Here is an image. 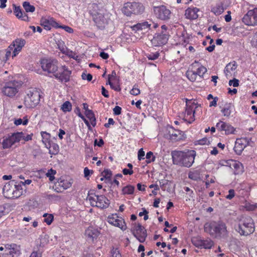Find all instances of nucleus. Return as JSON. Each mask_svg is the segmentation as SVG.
I'll list each match as a JSON object with an SVG mask.
<instances>
[{
	"instance_id": "obj_1",
	"label": "nucleus",
	"mask_w": 257,
	"mask_h": 257,
	"mask_svg": "<svg viewBox=\"0 0 257 257\" xmlns=\"http://www.w3.org/2000/svg\"><path fill=\"white\" fill-rule=\"evenodd\" d=\"M196 153L194 150L173 151L171 152L173 163L181 167H190L194 162Z\"/></svg>"
},
{
	"instance_id": "obj_2",
	"label": "nucleus",
	"mask_w": 257,
	"mask_h": 257,
	"mask_svg": "<svg viewBox=\"0 0 257 257\" xmlns=\"http://www.w3.org/2000/svg\"><path fill=\"white\" fill-rule=\"evenodd\" d=\"M204 229L205 232L209 233L211 236L217 238H224L228 234L226 225L222 221L206 223L204 224Z\"/></svg>"
},
{
	"instance_id": "obj_3",
	"label": "nucleus",
	"mask_w": 257,
	"mask_h": 257,
	"mask_svg": "<svg viewBox=\"0 0 257 257\" xmlns=\"http://www.w3.org/2000/svg\"><path fill=\"white\" fill-rule=\"evenodd\" d=\"M238 219V224L235 230L241 235H248L253 232L254 223L252 218L247 215H242Z\"/></svg>"
},
{
	"instance_id": "obj_4",
	"label": "nucleus",
	"mask_w": 257,
	"mask_h": 257,
	"mask_svg": "<svg viewBox=\"0 0 257 257\" xmlns=\"http://www.w3.org/2000/svg\"><path fill=\"white\" fill-rule=\"evenodd\" d=\"M21 85L20 81H10L6 82L2 88V92L5 96L13 98L18 93Z\"/></svg>"
},
{
	"instance_id": "obj_5",
	"label": "nucleus",
	"mask_w": 257,
	"mask_h": 257,
	"mask_svg": "<svg viewBox=\"0 0 257 257\" xmlns=\"http://www.w3.org/2000/svg\"><path fill=\"white\" fill-rule=\"evenodd\" d=\"M145 10V7L140 3L127 2L124 4L122 12L126 16H131L132 14H142Z\"/></svg>"
},
{
	"instance_id": "obj_6",
	"label": "nucleus",
	"mask_w": 257,
	"mask_h": 257,
	"mask_svg": "<svg viewBox=\"0 0 257 257\" xmlns=\"http://www.w3.org/2000/svg\"><path fill=\"white\" fill-rule=\"evenodd\" d=\"M42 70L53 76L58 70V62L55 59H43L40 62Z\"/></svg>"
},
{
	"instance_id": "obj_7",
	"label": "nucleus",
	"mask_w": 257,
	"mask_h": 257,
	"mask_svg": "<svg viewBox=\"0 0 257 257\" xmlns=\"http://www.w3.org/2000/svg\"><path fill=\"white\" fill-rule=\"evenodd\" d=\"M5 250V253H3L2 257H19L21 254L20 246L15 243L7 244L5 248L0 247V250Z\"/></svg>"
},
{
	"instance_id": "obj_8",
	"label": "nucleus",
	"mask_w": 257,
	"mask_h": 257,
	"mask_svg": "<svg viewBox=\"0 0 257 257\" xmlns=\"http://www.w3.org/2000/svg\"><path fill=\"white\" fill-rule=\"evenodd\" d=\"M72 71L65 65H62L58 71L54 73V77L61 83H66L70 81Z\"/></svg>"
},
{
	"instance_id": "obj_9",
	"label": "nucleus",
	"mask_w": 257,
	"mask_h": 257,
	"mask_svg": "<svg viewBox=\"0 0 257 257\" xmlns=\"http://www.w3.org/2000/svg\"><path fill=\"white\" fill-rule=\"evenodd\" d=\"M191 103V100L186 99V107L185 111V116L184 120L191 123L195 120L194 114L198 109V106H196V103L193 102Z\"/></svg>"
},
{
	"instance_id": "obj_10",
	"label": "nucleus",
	"mask_w": 257,
	"mask_h": 257,
	"mask_svg": "<svg viewBox=\"0 0 257 257\" xmlns=\"http://www.w3.org/2000/svg\"><path fill=\"white\" fill-rule=\"evenodd\" d=\"M40 101V92L35 89L30 90L28 91L27 96L25 97V104L30 101V103L28 104V107L33 108L38 104Z\"/></svg>"
},
{
	"instance_id": "obj_11",
	"label": "nucleus",
	"mask_w": 257,
	"mask_h": 257,
	"mask_svg": "<svg viewBox=\"0 0 257 257\" xmlns=\"http://www.w3.org/2000/svg\"><path fill=\"white\" fill-rule=\"evenodd\" d=\"M154 14L156 18L163 21L169 20L171 16L170 10L165 6L154 7L153 8Z\"/></svg>"
},
{
	"instance_id": "obj_12",
	"label": "nucleus",
	"mask_w": 257,
	"mask_h": 257,
	"mask_svg": "<svg viewBox=\"0 0 257 257\" xmlns=\"http://www.w3.org/2000/svg\"><path fill=\"white\" fill-rule=\"evenodd\" d=\"M242 21L246 25H257V8L248 11L242 18Z\"/></svg>"
},
{
	"instance_id": "obj_13",
	"label": "nucleus",
	"mask_w": 257,
	"mask_h": 257,
	"mask_svg": "<svg viewBox=\"0 0 257 257\" xmlns=\"http://www.w3.org/2000/svg\"><path fill=\"white\" fill-rule=\"evenodd\" d=\"M133 235L139 240L140 242H144L147 236V231L140 223L134 224L132 228Z\"/></svg>"
},
{
	"instance_id": "obj_14",
	"label": "nucleus",
	"mask_w": 257,
	"mask_h": 257,
	"mask_svg": "<svg viewBox=\"0 0 257 257\" xmlns=\"http://www.w3.org/2000/svg\"><path fill=\"white\" fill-rule=\"evenodd\" d=\"M93 20L96 26L100 29H103L108 23L107 18L105 17L103 13L97 12L92 15Z\"/></svg>"
},
{
	"instance_id": "obj_15",
	"label": "nucleus",
	"mask_w": 257,
	"mask_h": 257,
	"mask_svg": "<svg viewBox=\"0 0 257 257\" xmlns=\"http://www.w3.org/2000/svg\"><path fill=\"white\" fill-rule=\"evenodd\" d=\"M169 35L162 32L161 33L156 34L151 40V42L154 46H160L166 44Z\"/></svg>"
},
{
	"instance_id": "obj_16",
	"label": "nucleus",
	"mask_w": 257,
	"mask_h": 257,
	"mask_svg": "<svg viewBox=\"0 0 257 257\" xmlns=\"http://www.w3.org/2000/svg\"><path fill=\"white\" fill-rule=\"evenodd\" d=\"M107 221L109 223L120 228L122 230H125L127 228L124 220L122 218L118 219L116 214L108 216Z\"/></svg>"
},
{
	"instance_id": "obj_17",
	"label": "nucleus",
	"mask_w": 257,
	"mask_h": 257,
	"mask_svg": "<svg viewBox=\"0 0 257 257\" xmlns=\"http://www.w3.org/2000/svg\"><path fill=\"white\" fill-rule=\"evenodd\" d=\"M19 134L13 133L3 140L2 145L4 149L10 148L16 143L19 142Z\"/></svg>"
},
{
	"instance_id": "obj_18",
	"label": "nucleus",
	"mask_w": 257,
	"mask_h": 257,
	"mask_svg": "<svg viewBox=\"0 0 257 257\" xmlns=\"http://www.w3.org/2000/svg\"><path fill=\"white\" fill-rule=\"evenodd\" d=\"M169 139L173 142H177L184 138V133L183 132L175 130L173 127L170 126L169 130Z\"/></svg>"
},
{
	"instance_id": "obj_19",
	"label": "nucleus",
	"mask_w": 257,
	"mask_h": 257,
	"mask_svg": "<svg viewBox=\"0 0 257 257\" xmlns=\"http://www.w3.org/2000/svg\"><path fill=\"white\" fill-rule=\"evenodd\" d=\"M41 25L46 30H51V27L55 28H58L59 27V24L52 18L49 19L42 18L41 20Z\"/></svg>"
},
{
	"instance_id": "obj_20",
	"label": "nucleus",
	"mask_w": 257,
	"mask_h": 257,
	"mask_svg": "<svg viewBox=\"0 0 257 257\" xmlns=\"http://www.w3.org/2000/svg\"><path fill=\"white\" fill-rule=\"evenodd\" d=\"M26 44V41L22 38H17L13 42V46L15 47L13 52V57L16 56L22 50Z\"/></svg>"
},
{
	"instance_id": "obj_21",
	"label": "nucleus",
	"mask_w": 257,
	"mask_h": 257,
	"mask_svg": "<svg viewBox=\"0 0 257 257\" xmlns=\"http://www.w3.org/2000/svg\"><path fill=\"white\" fill-rule=\"evenodd\" d=\"M96 197V202L97 203L96 207L101 209L107 208L110 204L109 200L103 195H95Z\"/></svg>"
},
{
	"instance_id": "obj_22",
	"label": "nucleus",
	"mask_w": 257,
	"mask_h": 257,
	"mask_svg": "<svg viewBox=\"0 0 257 257\" xmlns=\"http://www.w3.org/2000/svg\"><path fill=\"white\" fill-rule=\"evenodd\" d=\"M230 167L234 169V174L235 175L241 174L244 171L242 164L237 161L231 160Z\"/></svg>"
},
{
	"instance_id": "obj_23",
	"label": "nucleus",
	"mask_w": 257,
	"mask_h": 257,
	"mask_svg": "<svg viewBox=\"0 0 257 257\" xmlns=\"http://www.w3.org/2000/svg\"><path fill=\"white\" fill-rule=\"evenodd\" d=\"M13 6L14 8V12L17 18L24 21H29L28 15L22 11L20 7H17L15 4H13Z\"/></svg>"
},
{
	"instance_id": "obj_24",
	"label": "nucleus",
	"mask_w": 257,
	"mask_h": 257,
	"mask_svg": "<svg viewBox=\"0 0 257 257\" xmlns=\"http://www.w3.org/2000/svg\"><path fill=\"white\" fill-rule=\"evenodd\" d=\"M245 148V146H244V143L243 142L242 138L241 139H237L233 148V150L235 153L237 155H240Z\"/></svg>"
},
{
	"instance_id": "obj_25",
	"label": "nucleus",
	"mask_w": 257,
	"mask_h": 257,
	"mask_svg": "<svg viewBox=\"0 0 257 257\" xmlns=\"http://www.w3.org/2000/svg\"><path fill=\"white\" fill-rule=\"evenodd\" d=\"M236 68L237 65L234 61L232 63H229L226 65L224 71L227 78L232 76V74L234 73V71Z\"/></svg>"
},
{
	"instance_id": "obj_26",
	"label": "nucleus",
	"mask_w": 257,
	"mask_h": 257,
	"mask_svg": "<svg viewBox=\"0 0 257 257\" xmlns=\"http://www.w3.org/2000/svg\"><path fill=\"white\" fill-rule=\"evenodd\" d=\"M71 186V184L67 180H60L56 184V188L55 189V191L57 192H61L62 191L59 188V187L62 188L63 190H66L69 188Z\"/></svg>"
},
{
	"instance_id": "obj_27",
	"label": "nucleus",
	"mask_w": 257,
	"mask_h": 257,
	"mask_svg": "<svg viewBox=\"0 0 257 257\" xmlns=\"http://www.w3.org/2000/svg\"><path fill=\"white\" fill-rule=\"evenodd\" d=\"M199 11V9L197 8H189L185 11V16L187 18L189 19H196L198 17L197 12Z\"/></svg>"
},
{
	"instance_id": "obj_28",
	"label": "nucleus",
	"mask_w": 257,
	"mask_h": 257,
	"mask_svg": "<svg viewBox=\"0 0 257 257\" xmlns=\"http://www.w3.org/2000/svg\"><path fill=\"white\" fill-rule=\"evenodd\" d=\"M151 23H150L149 22L145 21L135 25L132 27V29L134 31L149 30L151 29Z\"/></svg>"
},
{
	"instance_id": "obj_29",
	"label": "nucleus",
	"mask_w": 257,
	"mask_h": 257,
	"mask_svg": "<svg viewBox=\"0 0 257 257\" xmlns=\"http://www.w3.org/2000/svg\"><path fill=\"white\" fill-rule=\"evenodd\" d=\"M99 234V232L98 230L93 227H89L85 231V235L92 240L96 238Z\"/></svg>"
},
{
	"instance_id": "obj_30",
	"label": "nucleus",
	"mask_w": 257,
	"mask_h": 257,
	"mask_svg": "<svg viewBox=\"0 0 257 257\" xmlns=\"http://www.w3.org/2000/svg\"><path fill=\"white\" fill-rule=\"evenodd\" d=\"M15 182L14 181H10L4 185L3 188V193L5 194L6 192L12 193L13 194H15L14 190Z\"/></svg>"
},
{
	"instance_id": "obj_31",
	"label": "nucleus",
	"mask_w": 257,
	"mask_h": 257,
	"mask_svg": "<svg viewBox=\"0 0 257 257\" xmlns=\"http://www.w3.org/2000/svg\"><path fill=\"white\" fill-rule=\"evenodd\" d=\"M224 10L223 4L222 3H218L211 8V11L217 16L221 14Z\"/></svg>"
},
{
	"instance_id": "obj_32",
	"label": "nucleus",
	"mask_w": 257,
	"mask_h": 257,
	"mask_svg": "<svg viewBox=\"0 0 257 257\" xmlns=\"http://www.w3.org/2000/svg\"><path fill=\"white\" fill-rule=\"evenodd\" d=\"M233 108V106L231 103H226L224 107L221 110V111L224 116L229 117Z\"/></svg>"
},
{
	"instance_id": "obj_33",
	"label": "nucleus",
	"mask_w": 257,
	"mask_h": 257,
	"mask_svg": "<svg viewBox=\"0 0 257 257\" xmlns=\"http://www.w3.org/2000/svg\"><path fill=\"white\" fill-rule=\"evenodd\" d=\"M196 246H200L205 248H210L212 245L213 242L211 241L201 240L199 243H194Z\"/></svg>"
},
{
	"instance_id": "obj_34",
	"label": "nucleus",
	"mask_w": 257,
	"mask_h": 257,
	"mask_svg": "<svg viewBox=\"0 0 257 257\" xmlns=\"http://www.w3.org/2000/svg\"><path fill=\"white\" fill-rule=\"evenodd\" d=\"M23 6L26 13H33L35 11V7L30 5L28 2H24L23 4Z\"/></svg>"
},
{
	"instance_id": "obj_35",
	"label": "nucleus",
	"mask_w": 257,
	"mask_h": 257,
	"mask_svg": "<svg viewBox=\"0 0 257 257\" xmlns=\"http://www.w3.org/2000/svg\"><path fill=\"white\" fill-rule=\"evenodd\" d=\"M16 134H19L20 135L19 136V142L21 140H24L25 141L27 142L29 141H30L32 139V137L33 136V134H31L30 135H27V136L25 135V134L23 132H17Z\"/></svg>"
},
{
	"instance_id": "obj_36",
	"label": "nucleus",
	"mask_w": 257,
	"mask_h": 257,
	"mask_svg": "<svg viewBox=\"0 0 257 257\" xmlns=\"http://www.w3.org/2000/svg\"><path fill=\"white\" fill-rule=\"evenodd\" d=\"M188 177L192 180L198 181L200 179V173L198 171L190 172L188 174Z\"/></svg>"
},
{
	"instance_id": "obj_37",
	"label": "nucleus",
	"mask_w": 257,
	"mask_h": 257,
	"mask_svg": "<svg viewBox=\"0 0 257 257\" xmlns=\"http://www.w3.org/2000/svg\"><path fill=\"white\" fill-rule=\"evenodd\" d=\"M59 146L55 143H53L49 147V153L51 155H56L59 152Z\"/></svg>"
},
{
	"instance_id": "obj_38",
	"label": "nucleus",
	"mask_w": 257,
	"mask_h": 257,
	"mask_svg": "<svg viewBox=\"0 0 257 257\" xmlns=\"http://www.w3.org/2000/svg\"><path fill=\"white\" fill-rule=\"evenodd\" d=\"M135 190V187L132 185H127L122 188V192L124 194H133Z\"/></svg>"
},
{
	"instance_id": "obj_39",
	"label": "nucleus",
	"mask_w": 257,
	"mask_h": 257,
	"mask_svg": "<svg viewBox=\"0 0 257 257\" xmlns=\"http://www.w3.org/2000/svg\"><path fill=\"white\" fill-rule=\"evenodd\" d=\"M61 109L63 112H69L72 109L71 103L68 101H65L61 106Z\"/></svg>"
},
{
	"instance_id": "obj_40",
	"label": "nucleus",
	"mask_w": 257,
	"mask_h": 257,
	"mask_svg": "<svg viewBox=\"0 0 257 257\" xmlns=\"http://www.w3.org/2000/svg\"><path fill=\"white\" fill-rule=\"evenodd\" d=\"M15 190V194H13V197H15L16 198L20 196L22 194V191H20V190H22V186L20 184L16 185L15 183V186L14 187Z\"/></svg>"
},
{
	"instance_id": "obj_41",
	"label": "nucleus",
	"mask_w": 257,
	"mask_h": 257,
	"mask_svg": "<svg viewBox=\"0 0 257 257\" xmlns=\"http://www.w3.org/2000/svg\"><path fill=\"white\" fill-rule=\"evenodd\" d=\"M207 72V69L203 66H201L200 67H199L196 71H195V73L197 76L198 75L200 77H202L203 75Z\"/></svg>"
},
{
	"instance_id": "obj_42",
	"label": "nucleus",
	"mask_w": 257,
	"mask_h": 257,
	"mask_svg": "<svg viewBox=\"0 0 257 257\" xmlns=\"http://www.w3.org/2000/svg\"><path fill=\"white\" fill-rule=\"evenodd\" d=\"M186 76L192 82H194L196 80L197 76L194 71H187L186 72Z\"/></svg>"
},
{
	"instance_id": "obj_43",
	"label": "nucleus",
	"mask_w": 257,
	"mask_h": 257,
	"mask_svg": "<svg viewBox=\"0 0 257 257\" xmlns=\"http://www.w3.org/2000/svg\"><path fill=\"white\" fill-rule=\"evenodd\" d=\"M92 194H93L92 193H90V192H89L88 194V196L87 197V199L90 201L91 206H97V203L96 202L97 199H96V197L95 196H91V195H92Z\"/></svg>"
},
{
	"instance_id": "obj_44",
	"label": "nucleus",
	"mask_w": 257,
	"mask_h": 257,
	"mask_svg": "<svg viewBox=\"0 0 257 257\" xmlns=\"http://www.w3.org/2000/svg\"><path fill=\"white\" fill-rule=\"evenodd\" d=\"M112 174V172L109 169H105L103 172L101 173V175L104 176V178L108 181L111 180Z\"/></svg>"
},
{
	"instance_id": "obj_45",
	"label": "nucleus",
	"mask_w": 257,
	"mask_h": 257,
	"mask_svg": "<svg viewBox=\"0 0 257 257\" xmlns=\"http://www.w3.org/2000/svg\"><path fill=\"white\" fill-rule=\"evenodd\" d=\"M225 129L224 131L226 135L234 134V131H235V128L232 126L227 123H226Z\"/></svg>"
},
{
	"instance_id": "obj_46",
	"label": "nucleus",
	"mask_w": 257,
	"mask_h": 257,
	"mask_svg": "<svg viewBox=\"0 0 257 257\" xmlns=\"http://www.w3.org/2000/svg\"><path fill=\"white\" fill-rule=\"evenodd\" d=\"M146 158L147 159L146 162L148 164L154 162L155 160V157L153 155V153L151 151L147 153Z\"/></svg>"
},
{
	"instance_id": "obj_47",
	"label": "nucleus",
	"mask_w": 257,
	"mask_h": 257,
	"mask_svg": "<svg viewBox=\"0 0 257 257\" xmlns=\"http://www.w3.org/2000/svg\"><path fill=\"white\" fill-rule=\"evenodd\" d=\"M56 173V171L55 170H52V169L48 170V172L46 174V175L49 178V180L50 181H52L55 179L54 175Z\"/></svg>"
},
{
	"instance_id": "obj_48",
	"label": "nucleus",
	"mask_w": 257,
	"mask_h": 257,
	"mask_svg": "<svg viewBox=\"0 0 257 257\" xmlns=\"http://www.w3.org/2000/svg\"><path fill=\"white\" fill-rule=\"evenodd\" d=\"M91 7L92 9V14L93 13H96L97 12H100L101 11L100 8H102V6L99 7L98 4L96 3H93L91 4Z\"/></svg>"
},
{
	"instance_id": "obj_49",
	"label": "nucleus",
	"mask_w": 257,
	"mask_h": 257,
	"mask_svg": "<svg viewBox=\"0 0 257 257\" xmlns=\"http://www.w3.org/2000/svg\"><path fill=\"white\" fill-rule=\"evenodd\" d=\"M226 122H223L222 121H220L218 123H217L216 125V128L220 131H224V130H225V125H226Z\"/></svg>"
},
{
	"instance_id": "obj_50",
	"label": "nucleus",
	"mask_w": 257,
	"mask_h": 257,
	"mask_svg": "<svg viewBox=\"0 0 257 257\" xmlns=\"http://www.w3.org/2000/svg\"><path fill=\"white\" fill-rule=\"evenodd\" d=\"M28 123V119L27 118H26L24 119V121H23V119L22 118H18L17 119H15L14 121L15 124L16 125H19L21 124H23V125H27Z\"/></svg>"
},
{
	"instance_id": "obj_51",
	"label": "nucleus",
	"mask_w": 257,
	"mask_h": 257,
	"mask_svg": "<svg viewBox=\"0 0 257 257\" xmlns=\"http://www.w3.org/2000/svg\"><path fill=\"white\" fill-rule=\"evenodd\" d=\"M111 257H121L117 248L113 247L111 250Z\"/></svg>"
},
{
	"instance_id": "obj_52",
	"label": "nucleus",
	"mask_w": 257,
	"mask_h": 257,
	"mask_svg": "<svg viewBox=\"0 0 257 257\" xmlns=\"http://www.w3.org/2000/svg\"><path fill=\"white\" fill-rule=\"evenodd\" d=\"M54 220V216L52 214H48V216L44 218V222H46L48 225H50Z\"/></svg>"
},
{
	"instance_id": "obj_53",
	"label": "nucleus",
	"mask_w": 257,
	"mask_h": 257,
	"mask_svg": "<svg viewBox=\"0 0 257 257\" xmlns=\"http://www.w3.org/2000/svg\"><path fill=\"white\" fill-rule=\"evenodd\" d=\"M159 56V53L158 52H156L155 53H151L150 54H148L147 55V58L149 60H154L157 59Z\"/></svg>"
},
{
	"instance_id": "obj_54",
	"label": "nucleus",
	"mask_w": 257,
	"mask_h": 257,
	"mask_svg": "<svg viewBox=\"0 0 257 257\" xmlns=\"http://www.w3.org/2000/svg\"><path fill=\"white\" fill-rule=\"evenodd\" d=\"M41 134L43 140H44L45 142H47L49 141L51 137L50 134L46 132H41Z\"/></svg>"
},
{
	"instance_id": "obj_55",
	"label": "nucleus",
	"mask_w": 257,
	"mask_h": 257,
	"mask_svg": "<svg viewBox=\"0 0 257 257\" xmlns=\"http://www.w3.org/2000/svg\"><path fill=\"white\" fill-rule=\"evenodd\" d=\"M82 79L83 80H87L88 81H90L92 79V75L91 74H86L83 73L81 75Z\"/></svg>"
},
{
	"instance_id": "obj_56",
	"label": "nucleus",
	"mask_w": 257,
	"mask_h": 257,
	"mask_svg": "<svg viewBox=\"0 0 257 257\" xmlns=\"http://www.w3.org/2000/svg\"><path fill=\"white\" fill-rule=\"evenodd\" d=\"M229 85H232L233 87H236L239 85V80L236 78H233L232 80L229 81Z\"/></svg>"
},
{
	"instance_id": "obj_57",
	"label": "nucleus",
	"mask_w": 257,
	"mask_h": 257,
	"mask_svg": "<svg viewBox=\"0 0 257 257\" xmlns=\"http://www.w3.org/2000/svg\"><path fill=\"white\" fill-rule=\"evenodd\" d=\"M184 190L186 192H188L187 195L189 196L188 199L190 200V198H192L194 197V193L193 191L191 190L189 187H184Z\"/></svg>"
},
{
	"instance_id": "obj_58",
	"label": "nucleus",
	"mask_w": 257,
	"mask_h": 257,
	"mask_svg": "<svg viewBox=\"0 0 257 257\" xmlns=\"http://www.w3.org/2000/svg\"><path fill=\"white\" fill-rule=\"evenodd\" d=\"M130 93L132 95H138L140 93V90L139 88L134 86L133 89L130 91Z\"/></svg>"
},
{
	"instance_id": "obj_59",
	"label": "nucleus",
	"mask_w": 257,
	"mask_h": 257,
	"mask_svg": "<svg viewBox=\"0 0 257 257\" xmlns=\"http://www.w3.org/2000/svg\"><path fill=\"white\" fill-rule=\"evenodd\" d=\"M62 28L65 30V31L67 32H68L69 33H72L73 32V30L71 28L67 26H60L59 25V27H58V28Z\"/></svg>"
},
{
	"instance_id": "obj_60",
	"label": "nucleus",
	"mask_w": 257,
	"mask_h": 257,
	"mask_svg": "<svg viewBox=\"0 0 257 257\" xmlns=\"http://www.w3.org/2000/svg\"><path fill=\"white\" fill-rule=\"evenodd\" d=\"M145 155V152L143 151V149H140L138 152V159L139 160L144 159H145L144 158Z\"/></svg>"
},
{
	"instance_id": "obj_61",
	"label": "nucleus",
	"mask_w": 257,
	"mask_h": 257,
	"mask_svg": "<svg viewBox=\"0 0 257 257\" xmlns=\"http://www.w3.org/2000/svg\"><path fill=\"white\" fill-rule=\"evenodd\" d=\"M114 115H118L121 113V108L119 106H115L113 109Z\"/></svg>"
},
{
	"instance_id": "obj_62",
	"label": "nucleus",
	"mask_w": 257,
	"mask_h": 257,
	"mask_svg": "<svg viewBox=\"0 0 257 257\" xmlns=\"http://www.w3.org/2000/svg\"><path fill=\"white\" fill-rule=\"evenodd\" d=\"M234 190L233 189H230L228 191V194L226 196V198L229 200H231L234 197Z\"/></svg>"
},
{
	"instance_id": "obj_63",
	"label": "nucleus",
	"mask_w": 257,
	"mask_h": 257,
	"mask_svg": "<svg viewBox=\"0 0 257 257\" xmlns=\"http://www.w3.org/2000/svg\"><path fill=\"white\" fill-rule=\"evenodd\" d=\"M242 139L243 140V142L244 143V146H245V148L247 146H251L250 143L251 142V138H242Z\"/></svg>"
},
{
	"instance_id": "obj_64",
	"label": "nucleus",
	"mask_w": 257,
	"mask_h": 257,
	"mask_svg": "<svg viewBox=\"0 0 257 257\" xmlns=\"http://www.w3.org/2000/svg\"><path fill=\"white\" fill-rule=\"evenodd\" d=\"M93 172V171L92 170H90L88 168L85 167L84 169V177H88L90 174H92Z\"/></svg>"
}]
</instances>
